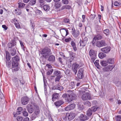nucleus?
<instances>
[{
  "mask_svg": "<svg viewBox=\"0 0 121 121\" xmlns=\"http://www.w3.org/2000/svg\"><path fill=\"white\" fill-rule=\"evenodd\" d=\"M42 56L44 58H46L48 56L52 54L51 49L49 48L46 47L42 49L40 51Z\"/></svg>",
  "mask_w": 121,
  "mask_h": 121,
  "instance_id": "obj_1",
  "label": "nucleus"
},
{
  "mask_svg": "<svg viewBox=\"0 0 121 121\" xmlns=\"http://www.w3.org/2000/svg\"><path fill=\"white\" fill-rule=\"evenodd\" d=\"M67 92L69 93L67 95L66 98V101L67 102L69 103L76 98L77 96L76 95L71 91H68Z\"/></svg>",
  "mask_w": 121,
  "mask_h": 121,
  "instance_id": "obj_2",
  "label": "nucleus"
},
{
  "mask_svg": "<svg viewBox=\"0 0 121 121\" xmlns=\"http://www.w3.org/2000/svg\"><path fill=\"white\" fill-rule=\"evenodd\" d=\"M40 112L39 108L36 106L34 112L31 115V119L32 120L35 119L38 117V115L39 113Z\"/></svg>",
  "mask_w": 121,
  "mask_h": 121,
  "instance_id": "obj_3",
  "label": "nucleus"
},
{
  "mask_svg": "<svg viewBox=\"0 0 121 121\" xmlns=\"http://www.w3.org/2000/svg\"><path fill=\"white\" fill-rule=\"evenodd\" d=\"M36 105L33 104H29L26 106V108L29 113H32L34 111Z\"/></svg>",
  "mask_w": 121,
  "mask_h": 121,
  "instance_id": "obj_4",
  "label": "nucleus"
},
{
  "mask_svg": "<svg viewBox=\"0 0 121 121\" xmlns=\"http://www.w3.org/2000/svg\"><path fill=\"white\" fill-rule=\"evenodd\" d=\"M98 108L93 106L91 108L89 109L86 112V115L89 117L91 116L92 113L95 112Z\"/></svg>",
  "mask_w": 121,
  "mask_h": 121,
  "instance_id": "obj_5",
  "label": "nucleus"
},
{
  "mask_svg": "<svg viewBox=\"0 0 121 121\" xmlns=\"http://www.w3.org/2000/svg\"><path fill=\"white\" fill-rule=\"evenodd\" d=\"M18 62H12V71L13 72L18 70L19 68L18 66Z\"/></svg>",
  "mask_w": 121,
  "mask_h": 121,
  "instance_id": "obj_6",
  "label": "nucleus"
},
{
  "mask_svg": "<svg viewBox=\"0 0 121 121\" xmlns=\"http://www.w3.org/2000/svg\"><path fill=\"white\" fill-rule=\"evenodd\" d=\"M81 98L83 100H90L91 99L90 95L88 93H85L82 95Z\"/></svg>",
  "mask_w": 121,
  "mask_h": 121,
  "instance_id": "obj_7",
  "label": "nucleus"
},
{
  "mask_svg": "<svg viewBox=\"0 0 121 121\" xmlns=\"http://www.w3.org/2000/svg\"><path fill=\"white\" fill-rule=\"evenodd\" d=\"M67 116L68 117V119L69 121H71L74 118L75 116V114L73 112H68Z\"/></svg>",
  "mask_w": 121,
  "mask_h": 121,
  "instance_id": "obj_8",
  "label": "nucleus"
},
{
  "mask_svg": "<svg viewBox=\"0 0 121 121\" xmlns=\"http://www.w3.org/2000/svg\"><path fill=\"white\" fill-rule=\"evenodd\" d=\"M114 66L113 65H110L105 67L103 68L102 69L104 72H108L111 71L113 68Z\"/></svg>",
  "mask_w": 121,
  "mask_h": 121,
  "instance_id": "obj_9",
  "label": "nucleus"
},
{
  "mask_svg": "<svg viewBox=\"0 0 121 121\" xmlns=\"http://www.w3.org/2000/svg\"><path fill=\"white\" fill-rule=\"evenodd\" d=\"M60 31L62 36L63 37L66 36L69 34L68 30L67 29H61Z\"/></svg>",
  "mask_w": 121,
  "mask_h": 121,
  "instance_id": "obj_10",
  "label": "nucleus"
},
{
  "mask_svg": "<svg viewBox=\"0 0 121 121\" xmlns=\"http://www.w3.org/2000/svg\"><path fill=\"white\" fill-rule=\"evenodd\" d=\"M103 38V36L101 35L100 34L97 35L95 36L93 38L92 43L93 45H94L97 40H98L101 39Z\"/></svg>",
  "mask_w": 121,
  "mask_h": 121,
  "instance_id": "obj_11",
  "label": "nucleus"
},
{
  "mask_svg": "<svg viewBox=\"0 0 121 121\" xmlns=\"http://www.w3.org/2000/svg\"><path fill=\"white\" fill-rule=\"evenodd\" d=\"M106 45L105 41L103 40L97 42L96 44V46L99 48L105 46Z\"/></svg>",
  "mask_w": 121,
  "mask_h": 121,
  "instance_id": "obj_12",
  "label": "nucleus"
},
{
  "mask_svg": "<svg viewBox=\"0 0 121 121\" xmlns=\"http://www.w3.org/2000/svg\"><path fill=\"white\" fill-rule=\"evenodd\" d=\"M84 70L82 68L80 69L78 72L77 77L79 79H82L83 77Z\"/></svg>",
  "mask_w": 121,
  "mask_h": 121,
  "instance_id": "obj_13",
  "label": "nucleus"
},
{
  "mask_svg": "<svg viewBox=\"0 0 121 121\" xmlns=\"http://www.w3.org/2000/svg\"><path fill=\"white\" fill-rule=\"evenodd\" d=\"M79 66V65L76 63H74L72 65V69L73 72L74 73L75 75H76L77 74V69L78 68Z\"/></svg>",
  "mask_w": 121,
  "mask_h": 121,
  "instance_id": "obj_14",
  "label": "nucleus"
},
{
  "mask_svg": "<svg viewBox=\"0 0 121 121\" xmlns=\"http://www.w3.org/2000/svg\"><path fill=\"white\" fill-rule=\"evenodd\" d=\"M72 33L73 36L75 38L77 37L79 34V32L78 30H75L74 28H72Z\"/></svg>",
  "mask_w": 121,
  "mask_h": 121,
  "instance_id": "obj_15",
  "label": "nucleus"
},
{
  "mask_svg": "<svg viewBox=\"0 0 121 121\" xmlns=\"http://www.w3.org/2000/svg\"><path fill=\"white\" fill-rule=\"evenodd\" d=\"M75 105L73 104H70L68 105L65 108V110L68 111L74 109L75 107Z\"/></svg>",
  "mask_w": 121,
  "mask_h": 121,
  "instance_id": "obj_16",
  "label": "nucleus"
},
{
  "mask_svg": "<svg viewBox=\"0 0 121 121\" xmlns=\"http://www.w3.org/2000/svg\"><path fill=\"white\" fill-rule=\"evenodd\" d=\"M12 22L14 24L16 27L18 29L20 28V26L17 19H14L12 20Z\"/></svg>",
  "mask_w": 121,
  "mask_h": 121,
  "instance_id": "obj_17",
  "label": "nucleus"
},
{
  "mask_svg": "<svg viewBox=\"0 0 121 121\" xmlns=\"http://www.w3.org/2000/svg\"><path fill=\"white\" fill-rule=\"evenodd\" d=\"M101 50L103 52L105 53H109L110 51L111 48L110 47L108 46L101 48Z\"/></svg>",
  "mask_w": 121,
  "mask_h": 121,
  "instance_id": "obj_18",
  "label": "nucleus"
},
{
  "mask_svg": "<svg viewBox=\"0 0 121 121\" xmlns=\"http://www.w3.org/2000/svg\"><path fill=\"white\" fill-rule=\"evenodd\" d=\"M28 99L27 97H24L21 99V103L23 105H25L28 103Z\"/></svg>",
  "mask_w": 121,
  "mask_h": 121,
  "instance_id": "obj_19",
  "label": "nucleus"
},
{
  "mask_svg": "<svg viewBox=\"0 0 121 121\" xmlns=\"http://www.w3.org/2000/svg\"><path fill=\"white\" fill-rule=\"evenodd\" d=\"M79 118L80 120L82 121L87 120L89 118L88 117L83 114H81Z\"/></svg>",
  "mask_w": 121,
  "mask_h": 121,
  "instance_id": "obj_20",
  "label": "nucleus"
},
{
  "mask_svg": "<svg viewBox=\"0 0 121 121\" xmlns=\"http://www.w3.org/2000/svg\"><path fill=\"white\" fill-rule=\"evenodd\" d=\"M64 103L63 101L62 100H61L56 101L55 103L54 104L56 107H58L62 104Z\"/></svg>",
  "mask_w": 121,
  "mask_h": 121,
  "instance_id": "obj_21",
  "label": "nucleus"
},
{
  "mask_svg": "<svg viewBox=\"0 0 121 121\" xmlns=\"http://www.w3.org/2000/svg\"><path fill=\"white\" fill-rule=\"evenodd\" d=\"M54 89H57L60 91L62 90L64 88L61 85L60 83L58 84L57 86H56L54 87Z\"/></svg>",
  "mask_w": 121,
  "mask_h": 121,
  "instance_id": "obj_22",
  "label": "nucleus"
},
{
  "mask_svg": "<svg viewBox=\"0 0 121 121\" xmlns=\"http://www.w3.org/2000/svg\"><path fill=\"white\" fill-rule=\"evenodd\" d=\"M20 60L19 57L16 56H15L13 57L12 59V62H17Z\"/></svg>",
  "mask_w": 121,
  "mask_h": 121,
  "instance_id": "obj_23",
  "label": "nucleus"
},
{
  "mask_svg": "<svg viewBox=\"0 0 121 121\" xmlns=\"http://www.w3.org/2000/svg\"><path fill=\"white\" fill-rule=\"evenodd\" d=\"M89 54L91 57L96 56V54L93 49H91L89 51Z\"/></svg>",
  "mask_w": 121,
  "mask_h": 121,
  "instance_id": "obj_24",
  "label": "nucleus"
},
{
  "mask_svg": "<svg viewBox=\"0 0 121 121\" xmlns=\"http://www.w3.org/2000/svg\"><path fill=\"white\" fill-rule=\"evenodd\" d=\"M55 57L53 55H51L49 56L48 60L50 62H53L55 61Z\"/></svg>",
  "mask_w": 121,
  "mask_h": 121,
  "instance_id": "obj_25",
  "label": "nucleus"
},
{
  "mask_svg": "<svg viewBox=\"0 0 121 121\" xmlns=\"http://www.w3.org/2000/svg\"><path fill=\"white\" fill-rule=\"evenodd\" d=\"M79 43L80 44V46L82 47V48H83L85 46L86 44V43L84 42L81 39L80 40Z\"/></svg>",
  "mask_w": 121,
  "mask_h": 121,
  "instance_id": "obj_26",
  "label": "nucleus"
},
{
  "mask_svg": "<svg viewBox=\"0 0 121 121\" xmlns=\"http://www.w3.org/2000/svg\"><path fill=\"white\" fill-rule=\"evenodd\" d=\"M71 44L73 47V49L75 51H76L77 50V48L76 46V44L74 42L72 41L71 43Z\"/></svg>",
  "mask_w": 121,
  "mask_h": 121,
  "instance_id": "obj_27",
  "label": "nucleus"
},
{
  "mask_svg": "<svg viewBox=\"0 0 121 121\" xmlns=\"http://www.w3.org/2000/svg\"><path fill=\"white\" fill-rule=\"evenodd\" d=\"M15 42L14 41H12L10 43H8V45L9 48H11L12 47L16 45Z\"/></svg>",
  "mask_w": 121,
  "mask_h": 121,
  "instance_id": "obj_28",
  "label": "nucleus"
},
{
  "mask_svg": "<svg viewBox=\"0 0 121 121\" xmlns=\"http://www.w3.org/2000/svg\"><path fill=\"white\" fill-rule=\"evenodd\" d=\"M24 110L22 109V108L21 107H19L17 108V111L16 112V114L19 115L22 113V111H23V110Z\"/></svg>",
  "mask_w": 121,
  "mask_h": 121,
  "instance_id": "obj_29",
  "label": "nucleus"
},
{
  "mask_svg": "<svg viewBox=\"0 0 121 121\" xmlns=\"http://www.w3.org/2000/svg\"><path fill=\"white\" fill-rule=\"evenodd\" d=\"M6 65L9 68L11 66V62L10 59L6 60Z\"/></svg>",
  "mask_w": 121,
  "mask_h": 121,
  "instance_id": "obj_30",
  "label": "nucleus"
},
{
  "mask_svg": "<svg viewBox=\"0 0 121 121\" xmlns=\"http://www.w3.org/2000/svg\"><path fill=\"white\" fill-rule=\"evenodd\" d=\"M106 56V54L103 52H100L98 55L99 57L101 59L104 58Z\"/></svg>",
  "mask_w": 121,
  "mask_h": 121,
  "instance_id": "obj_31",
  "label": "nucleus"
},
{
  "mask_svg": "<svg viewBox=\"0 0 121 121\" xmlns=\"http://www.w3.org/2000/svg\"><path fill=\"white\" fill-rule=\"evenodd\" d=\"M25 4L22 3H18V7L20 9L24 8Z\"/></svg>",
  "mask_w": 121,
  "mask_h": 121,
  "instance_id": "obj_32",
  "label": "nucleus"
},
{
  "mask_svg": "<svg viewBox=\"0 0 121 121\" xmlns=\"http://www.w3.org/2000/svg\"><path fill=\"white\" fill-rule=\"evenodd\" d=\"M71 7L69 5H65L63 6L61 8V10H63L64 9H70Z\"/></svg>",
  "mask_w": 121,
  "mask_h": 121,
  "instance_id": "obj_33",
  "label": "nucleus"
},
{
  "mask_svg": "<svg viewBox=\"0 0 121 121\" xmlns=\"http://www.w3.org/2000/svg\"><path fill=\"white\" fill-rule=\"evenodd\" d=\"M103 32L106 36L109 35L110 34V31L108 29H106L103 30Z\"/></svg>",
  "mask_w": 121,
  "mask_h": 121,
  "instance_id": "obj_34",
  "label": "nucleus"
},
{
  "mask_svg": "<svg viewBox=\"0 0 121 121\" xmlns=\"http://www.w3.org/2000/svg\"><path fill=\"white\" fill-rule=\"evenodd\" d=\"M43 8L45 11L46 12L48 11L49 9V6L47 5H45L43 6Z\"/></svg>",
  "mask_w": 121,
  "mask_h": 121,
  "instance_id": "obj_35",
  "label": "nucleus"
},
{
  "mask_svg": "<svg viewBox=\"0 0 121 121\" xmlns=\"http://www.w3.org/2000/svg\"><path fill=\"white\" fill-rule=\"evenodd\" d=\"M23 115L27 117L28 115V113L27 112L26 109L25 108H24V110H23V111L22 112Z\"/></svg>",
  "mask_w": 121,
  "mask_h": 121,
  "instance_id": "obj_36",
  "label": "nucleus"
},
{
  "mask_svg": "<svg viewBox=\"0 0 121 121\" xmlns=\"http://www.w3.org/2000/svg\"><path fill=\"white\" fill-rule=\"evenodd\" d=\"M108 62L106 61H103L101 62L100 63L103 66H106L108 65Z\"/></svg>",
  "mask_w": 121,
  "mask_h": 121,
  "instance_id": "obj_37",
  "label": "nucleus"
},
{
  "mask_svg": "<svg viewBox=\"0 0 121 121\" xmlns=\"http://www.w3.org/2000/svg\"><path fill=\"white\" fill-rule=\"evenodd\" d=\"M54 74L55 75L57 76H60L61 74V73L60 71H56L54 72Z\"/></svg>",
  "mask_w": 121,
  "mask_h": 121,
  "instance_id": "obj_38",
  "label": "nucleus"
},
{
  "mask_svg": "<svg viewBox=\"0 0 121 121\" xmlns=\"http://www.w3.org/2000/svg\"><path fill=\"white\" fill-rule=\"evenodd\" d=\"M6 53V59L7 60L10 59V55L8 51H6L5 52Z\"/></svg>",
  "mask_w": 121,
  "mask_h": 121,
  "instance_id": "obj_39",
  "label": "nucleus"
},
{
  "mask_svg": "<svg viewBox=\"0 0 121 121\" xmlns=\"http://www.w3.org/2000/svg\"><path fill=\"white\" fill-rule=\"evenodd\" d=\"M58 94H55L52 95V99L53 101L56 99L58 98Z\"/></svg>",
  "mask_w": 121,
  "mask_h": 121,
  "instance_id": "obj_40",
  "label": "nucleus"
},
{
  "mask_svg": "<svg viewBox=\"0 0 121 121\" xmlns=\"http://www.w3.org/2000/svg\"><path fill=\"white\" fill-rule=\"evenodd\" d=\"M67 113H66L65 114H64V116L62 117V118L63 120L64 121H67L68 117L67 116Z\"/></svg>",
  "mask_w": 121,
  "mask_h": 121,
  "instance_id": "obj_41",
  "label": "nucleus"
},
{
  "mask_svg": "<svg viewBox=\"0 0 121 121\" xmlns=\"http://www.w3.org/2000/svg\"><path fill=\"white\" fill-rule=\"evenodd\" d=\"M84 104L86 106L90 107L91 105L90 102L88 101H86L84 103Z\"/></svg>",
  "mask_w": 121,
  "mask_h": 121,
  "instance_id": "obj_42",
  "label": "nucleus"
},
{
  "mask_svg": "<svg viewBox=\"0 0 121 121\" xmlns=\"http://www.w3.org/2000/svg\"><path fill=\"white\" fill-rule=\"evenodd\" d=\"M36 2V0H30L29 3V4L31 5H33L35 4Z\"/></svg>",
  "mask_w": 121,
  "mask_h": 121,
  "instance_id": "obj_43",
  "label": "nucleus"
},
{
  "mask_svg": "<svg viewBox=\"0 0 121 121\" xmlns=\"http://www.w3.org/2000/svg\"><path fill=\"white\" fill-rule=\"evenodd\" d=\"M61 5V4L60 3H57L55 4V6L56 8H59Z\"/></svg>",
  "mask_w": 121,
  "mask_h": 121,
  "instance_id": "obj_44",
  "label": "nucleus"
},
{
  "mask_svg": "<svg viewBox=\"0 0 121 121\" xmlns=\"http://www.w3.org/2000/svg\"><path fill=\"white\" fill-rule=\"evenodd\" d=\"M116 121H121V115H118L115 118Z\"/></svg>",
  "mask_w": 121,
  "mask_h": 121,
  "instance_id": "obj_45",
  "label": "nucleus"
},
{
  "mask_svg": "<svg viewBox=\"0 0 121 121\" xmlns=\"http://www.w3.org/2000/svg\"><path fill=\"white\" fill-rule=\"evenodd\" d=\"M15 13L17 15H20L22 13V12L18 9H16L15 10Z\"/></svg>",
  "mask_w": 121,
  "mask_h": 121,
  "instance_id": "obj_46",
  "label": "nucleus"
},
{
  "mask_svg": "<svg viewBox=\"0 0 121 121\" xmlns=\"http://www.w3.org/2000/svg\"><path fill=\"white\" fill-rule=\"evenodd\" d=\"M16 51L14 48L13 49L12 51H11V55L12 56H14L16 53Z\"/></svg>",
  "mask_w": 121,
  "mask_h": 121,
  "instance_id": "obj_47",
  "label": "nucleus"
},
{
  "mask_svg": "<svg viewBox=\"0 0 121 121\" xmlns=\"http://www.w3.org/2000/svg\"><path fill=\"white\" fill-rule=\"evenodd\" d=\"M69 54L70 56L71 57L73 58H74L75 57V53L72 52H69Z\"/></svg>",
  "mask_w": 121,
  "mask_h": 121,
  "instance_id": "obj_48",
  "label": "nucleus"
},
{
  "mask_svg": "<svg viewBox=\"0 0 121 121\" xmlns=\"http://www.w3.org/2000/svg\"><path fill=\"white\" fill-rule=\"evenodd\" d=\"M18 79L17 78H14L13 79V82L16 83H17V82L18 81ZM16 85L17 86H18V84H17H17H16Z\"/></svg>",
  "mask_w": 121,
  "mask_h": 121,
  "instance_id": "obj_49",
  "label": "nucleus"
},
{
  "mask_svg": "<svg viewBox=\"0 0 121 121\" xmlns=\"http://www.w3.org/2000/svg\"><path fill=\"white\" fill-rule=\"evenodd\" d=\"M107 61L110 64H112L113 63L114 60L112 59H109Z\"/></svg>",
  "mask_w": 121,
  "mask_h": 121,
  "instance_id": "obj_50",
  "label": "nucleus"
},
{
  "mask_svg": "<svg viewBox=\"0 0 121 121\" xmlns=\"http://www.w3.org/2000/svg\"><path fill=\"white\" fill-rule=\"evenodd\" d=\"M62 2L63 4H67L69 3L68 0H62Z\"/></svg>",
  "mask_w": 121,
  "mask_h": 121,
  "instance_id": "obj_51",
  "label": "nucleus"
},
{
  "mask_svg": "<svg viewBox=\"0 0 121 121\" xmlns=\"http://www.w3.org/2000/svg\"><path fill=\"white\" fill-rule=\"evenodd\" d=\"M23 118L22 117L18 116L17 118V119L18 121H22Z\"/></svg>",
  "mask_w": 121,
  "mask_h": 121,
  "instance_id": "obj_52",
  "label": "nucleus"
},
{
  "mask_svg": "<svg viewBox=\"0 0 121 121\" xmlns=\"http://www.w3.org/2000/svg\"><path fill=\"white\" fill-rule=\"evenodd\" d=\"M99 60H96L94 64L96 67H98L99 66Z\"/></svg>",
  "mask_w": 121,
  "mask_h": 121,
  "instance_id": "obj_53",
  "label": "nucleus"
},
{
  "mask_svg": "<svg viewBox=\"0 0 121 121\" xmlns=\"http://www.w3.org/2000/svg\"><path fill=\"white\" fill-rule=\"evenodd\" d=\"M53 71V69H51V70H48L47 72V74L48 75H50L52 73Z\"/></svg>",
  "mask_w": 121,
  "mask_h": 121,
  "instance_id": "obj_54",
  "label": "nucleus"
},
{
  "mask_svg": "<svg viewBox=\"0 0 121 121\" xmlns=\"http://www.w3.org/2000/svg\"><path fill=\"white\" fill-rule=\"evenodd\" d=\"M36 13L37 15H42V12L39 10H37L36 11Z\"/></svg>",
  "mask_w": 121,
  "mask_h": 121,
  "instance_id": "obj_55",
  "label": "nucleus"
},
{
  "mask_svg": "<svg viewBox=\"0 0 121 121\" xmlns=\"http://www.w3.org/2000/svg\"><path fill=\"white\" fill-rule=\"evenodd\" d=\"M63 22L65 23H68L69 22V20L67 18H64L63 20Z\"/></svg>",
  "mask_w": 121,
  "mask_h": 121,
  "instance_id": "obj_56",
  "label": "nucleus"
},
{
  "mask_svg": "<svg viewBox=\"0 0 121 121\" xmlns=\"http://www.w3.org/2000/svg\"><path fill=\"white\" fill-rule=\"evenodd\" d=\"M71 40V38L69 37L65 39V41L66 42H68L70 41Z\"/></svg>",
  "mask_w": 121,
  "mask_h": 121,
  "instance_id": "obj_57",
  "label": "nucleus"
},
{
  "mask_svg": "<svg viewBox=\"0 0 121 121\" xmlns=\"http://www.w3.org/2000/svg\"><path fill=\"white\" fill-rule=\"evenodd\" d=\"M95 14H91L90 15V18L92 20H93L95 18Z\"/></svg>",
  "mask_w": 121,
  "mask_h": 121,
  "instance_id": "obj_58",
  "label": "nucleus"
},
{
  "mask_svg": "<svg viewBox=\"0 0 121 121\" xmlns=\"http://www.w3.org/2000/svg\"><path fill=\"white\" fill-rule=\"evenodd\" d=\"M39 2L40 3V5L42 6V5L43 4V3L44 1V0H39Z\"/></svg>",
  "mask_w": 121,
  "mask_h": 121,
  "instance_id": "obj_59",
  "label": "nucleus"
},
{
  "mask_svg": "<svg viewBox=\"0 0 121 121\" xmlns=\"http://www.w3.org/2000/svg\"><path fill=\"white\" fill-rule=\"evenodd\" d=\"M78 109L80 110H82L84 109V107L82 105H80L79 106Z\"/></svg>",
  "mask_w": 121,
  "mask_h": 121,
  "instance_id": "obj_60",
  "label": "nucleus"
},
{
  "mask_svg": "<svg viewBox=\"0 0 121 121\" xmlns=\"http://www.w3.org/2000/svg\"><path fill=\"white\" fill-rule=\"evenodd\" d=\"M60 78L61 77L60 76H57L56 78L55 79V81L56 82L59 81Z\"/></svg>",
  "mask_w": 121,
  "mask_h": 121,
  "instance_id": "obj_61",
  "label": "nucleus"
},
{
  "mask_svg": "<svg viewBox=\"0 0 121 121\" xmlns=\"http://www.w3.org/2000/svg\"><path fill=\"white\" fill-rule=\"evenodd\" d=\"M88 40V39L87 38L85 37L82 40L87 43V41Z\"/></svg>",
  "mask_w": 121,
  "mask_h": 121,
  "instance_id": "obj_62",
  "label": "nucleus"
},
{
  "mask_svg": "<svg viewBox=\"0 0 121 121\" xmlns=\"http://www.w3.org/2000/svg\"><path fill=\"white\" fill-rule=\"evenodd\" d=\"M96 56H95V57H94V56L91 57V62H94L95 60V59H96Z\"/></svg>",
  "mask_w": 121,
  "mask_h": 121,
  "instance_id": "obj_63",
  "label": "nucleus"
},
{
  "mask_svg": "<svg viewBox=\"0 0 121 121\" xmlns=\"http://www.w3.org/2000/svg\"><path fill=\"white\" fill-rule=\"evenodd\" d=\"M25 9H32V8L29 5V4H28L26 6Z\"/></svg>",
  "mask_w": 121,
  "mask_h": 121,
  "instance_id": "obj_64",
  "label": "nucleus"
}]
</instances>
